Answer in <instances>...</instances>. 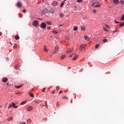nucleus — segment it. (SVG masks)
Segmentation results:
<instances>
[{
	"instance_id": "obj_39",
	"label": "nucleus",
	"mask_w": 124,
	"mask_h": 124,
	"mask_svg": "<svg viewBox=\"0 0 124 124\" xmlns=\"http://www.w3.org/2000/svg\"><path fill=\"white\" fill-rule=\"evenodd\" d=\"M104 31H108V30L106 29H105V28H104Z\"/></svg>"
},
{
	"instance_id": "obj_14",
	"label": "nucleus",
	"mask_w": 124,
	"mask_h": 124,
	"mask_svg": "<svg viewBox=\"0 0 124 124\" xmlns=\"http://www.w3.org/2000/svg\"><path fill=\"white\" fill-rule=\"evenodd\" d=\"M13 120V117H9L7 119V121H8V122H10Z\"/></svg>"
},
{
	"instance_id": "obj_38",
	"label": "nucleus",
	"mask_w": 124,
	"mask_h": 124,
	"mask_svg": "<svg viewBox=\"0 0 124 124\" xmlns=\"http://www.w3.org/2000/svg\"><path fill=\"white\" fill-rule=\"evenodd\" d=\"M15 68L17 70L19 69V67L18 66H16Z\"/></svg>"
},
{
	"instance_id": "obj_6",
	"label": "nucleus",
	"mask_w": 124,
	"mask_h": 124,
	"mask_svg": "<svg viewBox=\"0 0 124 124\" xmlns=\"http://www.w3.org/2000/svg\"><path fill=\"white\" fill-rule=\"evenodd\" d=\"M33 109V107L31 106H29L27 107V111L29 112H31L32 111V109Z\"/></svg>"
},
{
	"instance_id": "obj_48",
	"label": "nucleus",
	"mask_w": 124,
	"mask_h": 124,
	"mask_svg": "<svg viewBox=\"0 0 124 124\" xmlns=\"http://www.w3.org/2000/svg\"><path fill=\"white\" fill-rule=\"evenodd\" d=\"M14 108H18V106H15V107H14Z\"/></svg>"
},
{
	"instance_id": "obj_11",
	"label": "nucleus",
	"mask_w": 124,
	"mask_h": 124,
	"mask_svg": "<svg viewBox=\"0 0 124 124\" xmlns=\"http://www.w3.org/2000/svg\"><path fill=\"white\" fill-rule=\"evenodd\" d=\"M84 38L85 40H90V37L88 36V35H84Z\"/></svg>"
},
{
	"instance_id": "obj_49",
	"label": "nucleus",
	"mask_w": 124,
	"mask_h": 124,
	"mask_svg": "<svg viewBox=\"0 0 124 124\" xmlns=\"http://www.w3.org/2000/svg\"><path fill=\"white\" fill-rule=\"evenodd\" d=\"M1 35H2V33L1 32H0V36H1Z\"/></svg>"
},
{
	"instance_id": "obj_23",
	"label": "nucleus",
	"mask_w": 124,
	"mask_h": 124,
	"mask_svg": "<svg viewBox=\"0 0 124 124\" xmlns=\"http://www.w3.org/2000/svg\"><path fill=\"white\" fill-rule=\"evenodd\" d=\"M44 51H45V52H48V50L46 48V46H45Z\"/></svg>"
},
{
	"instance_id": "obj_36",
	"label": "nucleus",
	"mask_w": 124,
	"mask_h": 124,
	"mask_svg": "<svg viewBox=\"0 0 124 124\" xmlns=\"http://www.w3.org/2000/svg\"><path fill=\"white\" fill-rule=\"evenodd\" d=\"M93 13H96V10L93 9Z\"/></svg>"
},
{
	"instance_id": "obj_19",
	"label": "nucleus",
	"mask_w": 124,
	"mask_h": 124,
	"mask_svg": "<svg viewBox=\"0 0 124 124\" xmlns=\"http://www.w3.org/2000/svg\"><path fill=\"white\" fill-rule=\"evenodd\" d=\"M81 30H82V31H85V30H86V27L82 26L81 27Z\"/></svg>"
},
{
	"instance_id": "obj_12",
	"label": "nucleus",
	"mask_w": 124,
	"mask_h": 124,
	"mask_svg": "<svg viewBox=\"0 0 124 124\" xmlns=\"http://www.w3.org/2000/svg\"><path fill=\"white\" fill-rule=\"evenodd\" d=\"M65 58H66V56H65V55H63L61 56V60H64V59H65Z\"/></svg>"
},
{
	"instance_id": "obj_8",
	"label": "nucleus",
	"mask_w": 124,
	"mask_h": 124,
	"mask_svg": "<svg viewBox=\"0 0 124 124\" xmlns=\"http://www.w3.org/2000/svg\"><path fill=\"white\" fill-rule=\"evenodd\" d=\"M15 105H16V104L13 102L10 104V105L8 108V109H9V108H12V107L14 108V107H15Z\"/></svg>"
},
{
	"instance_id": "obj_4",
	"label": "nucleus",
	"mask_w": 124,
	"mask_h": 124,
	"mask_svg": "<svg viewBox=\"0 0 124 124\" xmlns=\"http://www.w3.org/2000/svg\"><path fill=\"white\" fill-rule=\"evenodd\" d=\"M39 23L37 21V20H35L32 23V25L34 27H38V25H39Z\"/></svg>"
},
{
	"instance_id": "obj_28",
	"label": "nucleus",
	"mask_w": 124,
	"mask_h": 124,
	"mask_svg": "<svg viewBox=\"0 0 124 124\" xmlns=\"http://www.w3.org/2000/svg\"><path fill=\"white\" fill-rule=\"evenodd\" d=\"M120 2L122 4H124V0H120Z\"/></svg>"
},
{
	"instance_id": "obj_15",
	"label": "nucleus",
	"mask_w": 124,
	"mask_h": 124,
	"mask_svg": "<svg viewBox=\"0 0 124 124\" xmlns=\"http://www.w3.org/2000/svg\"><path fill=\"white\" fill-rule=\"evenodd\" d=\"M54 12H55V11L53 9H51L49 10V13H54Z\"/></svg>"
},
{
	"instance_id": "obj_3",
	"label": "nucleus",
	"mask_w": 124,
	"mask_h": 124,
	"mask_svg": "<svg viewBox=\"0 0 124 124\" xmlns=\"http://www.w3.org/2000/svg\"><path fill=\"white\" fill-rule=\"evenodd\" d=\"M59 51V46H56L55 49L53 50V54H57Z\"/></svg>"
},
{
	"instance_id": "obj_21",
	"label": "nucleus",
	"mask_w": 124,
	"mask_h": 124,
	"mask_svg": "<svg viewBox=\"0 0 124 124\" xmlns=\"http://www.w3.org/2000/svg\"><path fill=\"white\" fill-rule=\"evenodd\" d=\"M105 26H106V28H107V29H108V30H110L111 29V27H110L109 26L107 25L106 24H105Z\"/></svg>"
},
{
	"instance_id": "obj_43",
	"label": "nucleus",
	"mask_w": 124,
	"mask_h": 124,
	"mask_svg": "<svg viewBox=\"0 0 124 124\" xmlns=\"http://www.w3.org/2000/svg\"><path fill=\"white\" fill-rule=\"evenodd\" d=\"M26 10H23V12L24 13H26Z\"/></svg>"
},
{
	"instance_id": "obj_2",
	"label": "nucleus",
	"mask_w": 124,
	"mask_h": 124,
	"mask_svg": "<svg viewBox=\"0 0 124 124\" xmlns=\"http://www.w3.org/2000/svg\"><path fill=\"white\" fill-rule=\"evenodd\" d=\"M100 5H101V4H100L99 3L94 2L92 6H93L94 7H99V6H100Z\"/></svg>"
},
{
	"instance_id": "obj_33",
	"label": "nucleus",
	"mask_w": 124,
	"mask_h": 124,
	"mask_svg": "<svg viewBox=\"0 0 124 124\" xmlns=\"http://www.w3.org/2000/svg\"><path fill=\"white\" fill-rule=\"evenodd\" d=\"M120 26L121 27H124V22L123 23L120 24Z\"/></svg>"
},
{
	"instance_id": "obj_25",
	"label": "nucleus",
	"mask_w": 124,
	"mask_h": 124,
	"mask_svg": "<svg viewBox=\"0 0 124 124\" xmlns=\"http://www.w3.org/2000/svg\"><path fill=\"white\" fill-rule=\"evenodd\" d=\"M72 50H67V52H66L67 54H69V53H71V52H72Z\"/></svg>"
},
{
	"instance_id": "obj_24",
	"label": "nucleus",
	"mask_w": 124,
	"mask_h": 124,
	"mask_svg": "<svg viewBox=\"0 0 124 124\" xmlns=\"http://www.w3.org/2000/svg\"><path fill=\"white\" fill-rule=\"evenodd\" d=\"M77 30H78V27H74V31H77Z\"/></svg>"
},
{
	"instance_id": "obj_35",
	"label": "nucleus",
	"mask_w": 124,
	"mask_h": 124,
	"mask_svg": "<svg viewBox=\"0 0 124 124\" xmlns=\"http://www.w3.org/2000/svg\"><path fill=\"white\" fill-rule=\"evenodd\" d=\"M124 15L121 17V21H124Z\"/></svg>"
},
{
	"instance_id": "obj_31",
	"label": "nucleus",
	"mask_w": 124,
	"mask_h": 124,
	"mask_svg": "<svg viewBox=\"0 0 124 124\" xmlns=\"http://www.w3.org/2000/svg\"><path fill=\"white\" fill-rule=\"evenodd\" d=\"M107 41H108V40H107V39H105L103 40V42H107Z\"/></svg>"
},
{
	"instance_id": "obj_32",
	"label": "nucleus",
	"mask_w": 124,
	"mask_h": 124,
	"mask_svg": "<svg viewBox=\"0 0 124 124\" xmlns=\"http://www.w3.org/2000/svg\"><path fill=\"white\" fill-rule=\"evenodd\" d=\"M63 4H64V1L62 2L61 4V7H62L63 6Z\"/></svg>"
},
{
	"instance_id": "obj_29",
	"label": "nucleus",
	"mask_w": 124,
	"mask_h": 124,
	"mask_svg": "<svg viewBox=\"0 0 124 124\" xmlns=\"http://www.w3.org/2000/svg\"><path fill=\"white\" fill-rule=\"evenodd\" d=\"M52 33H54V34H57V33H58L57 31H52Z\"/></svg>"
},
{
	"instance_id": "obj_51",
	"label": "nucleus",
	"mask_w": 124,
	"mask_h": 124,
	"mask_svg": "<svg viewBox=\"0 0 124 124\" xmlns=\"http://www.w3.org/2000/svg\"><path fill=\"white\" fill-rule=\"evenodd\" d=\"M52 93H53V94L55 93V91H53Z\"/></svg>"
},
{
	"instance_id": "obj_47",
	"label": "nucleus",
	"mask_w": 124,
	"mask_h": 124,
	"mask_svg": "<svg viewBox=\"0 0 124 124\" xmlns=\"http://www.w3.org/2000/svg\"><path fill=\"white\" fill-rule=\"evenodd\" d=\"M46 11H47V9H44V12H46Z\"/></svg>"
},
{
	"instance_id": "obj_37",
	"label": "nucleus",
	"mask_w": 124,
	"mask_h": 124,
	"mask_svg": "<svg viewBox=\"0 0 124 124\" xmlns=\"http://www.w3.org/2000/svg\"><path fill=\"white\" fill-rule=\"evenodd\" d=\"M77 2L80 3V2H82V0H77Z\"/></svg>"
},
{
	"instance_id": "obj_10",
	"label": "nucleus",
	"mask_w": 124,
	"mask_h": 124,
	"mask_svg": "<svg viewBox=\"0 0 124 124\" xmlns=\"http://www.w3.org/2000/svg\"><path fill=\"white\" fill-rule=\"evenodd\" d=\"M2 81L4 83H6V82H7V81H8V79L7 78H2Z\"/></svg>"
},
{
	"instance_id": "obj_50",
	"label": "nucleus",
	"mask_w": 124,
	"mask_h": 124,
	"mask_svg": "<svg viewBox=\"0 0 124 124\" xmlns=\"http://www.w3.org/2000/svg\"><path fill=\"white\" fill-rule=\"evenodd\" d=\"M51 27H47V29H48V30H50V28Z\"/></svg>"
},
{
	"instance_id": "obj_54",
	"label": "nucleus",
	"mask_w": 124,
	"mask_h": 124,
	"mask_svg": "<svg viewBox=\"0 0 124 124\" xmlns=\"http://www.w3.org/2000/svg\"><path fill=\"white\" fill-rule=\"evenodd\" d=\"M61 17H62V15H61Z\"/></svg>"
},
{
	"instance_id": "obj_41",
	"label": "nucleus",
	"mask_w": 124,
	"mask_h": 124,
	"mask_svg": "<svg viewBox=\"0 0 124 124\" xmlns=\"http://www.w3.org/2000/svg\"><path fill=\"white\" fill-rule=\"evenodd\" d=\"M30 96L31 97H33L34 96L33 95V94H30Z\"/></svg>"
},
{
	"instance_id": "obj_1",
	"label": "nucleus",
	"mask_w": 124,
	"mask_h": 124,
	"mask_svg": "<svg viewBox=\"0 0 124 124\" xmlns=\"http://www.w3.org/2000/svg\"><path fill=\"white\" fill-rule=\"evenodd\" d=\"M85 46H86V45L85 44L80 45L79 46V50H80V51H85V50H86Z\"/></svg>"
},
{
	"instance_id": "obj_13",
	"label": "nucleus",
	"mask_w": 124,
	"mask_h": 124,
	"mask_svg": "<svg viewBox=\"0 0 124 124\" xmlns=\"http://www.w3.org/2000/svg\"><path fill=\"white\" fill-rule=\"evenodd\" d=\"M113 2L115 3V4H119V0H113Z\"/></svg>"
},
{
	"instance_id": "obj_42",
	"label": "nucleus",
	"mask_w": 124,
	"mask_h": 124,
	"mask_svg": "<svg viewBox=\"0 0 124 124\" xmlns=\"http://www.w3.org/2000/svg\"><path fill=\"white\" fill-rule=\"evenodd\" d=\"M46 108L48 107V106L47 105V101H46Z\"/></svg>"
},
{
	"instance_id": "obj_34",
	"label": "nucleus",
	"mask_w": 124,
	"mask_h": 124,
	"mask_svg": "<svg viewBox=\"0 0 124 124\" xmlns=\"http://www.w3.org/2000/svg\"><path fill=\"white\" fill-rule=\"evenodd\" d=\"M57 91H59L60 90V86H57L56 88Z\"/></svg>"
},
{
	"instance_id": "obj_55",
	"label": "nucleus",
	"mask_w": 124,
	"mask_h": 124,
	"mask_svg": "<svg viewBox=\"0 0 124 124\" xmlns=\"http://www.w3.org/2000/svg\"><path fill=\"white\" fill-rule=\"evenodd\" d=\"M7 85H8V83H7Z\"/></svg>"
},
{
	"instance_id": "obj_20",
	"label": "nucleus",
	"mask_w": 124,
	"mask_h": 124,
	"mask_svg": "<svg viewBox=\"0 0 124 124\" xmlns=\"http://www.w3.org/2000/svg\"><path fill=\"white\" fill-rule=\"evenodd\" d=\"M53 4L54 5H58V2L56 1H53Z\"/></svg>"
},
{
	"instance_id": "obj_56",
	"label": "nucleus",
	"mask_w": 124,
	"mask_h": 124,
	"mask_svg": "<svg viewBox=\"0 0 124 124\" xmlns=\"http://www.w3.org/2000/svg\"><path fill=\"white\" fill-rule=\"evenodd\" d=\"M14 48H15V46H14Z\"/></svg>"
},
{
	"instance_id": "obj_17",
	"label": "nucleus",
	"mask_w": 124,
	"mask_h": 124,
	"mask_svg": "<svg viewBox=\"0 0 124 124\" xmlns=\"http://www.w3.org/2000/svg\"><path fill=\"white\" fill-rule=\"evenodd\" d=\"M27 103V101H24L20 103V105H24V104H26Z\"/></svg>"
},
{
	"instance_id": "obj_44",
	"label": "nucleus",
	"mask_w": 124,
	"mask_h": 124,
	"mask_svg": "<svg viewBox=\"0 0 124 124\" xmlns=\"http://www.w3.org/2000/svg\"><path fill=\"white\" fill-rule=\"evenodd\" d=\"M115 23H116V24H120V22H117V21L116 20H115Z\"/></svg>"
},
{
	"instance_id": "obj_30",
	"label": "nucleus",
	"mask_w": 124,
	"mask_h": 124,
	"mask_svg": "<svg viewBox=\"0 0 124 124\" xmlns=\"http://www.w3.org/2000/svg\"><path fill=\"white\" fill-rule=\"evenodd\" d=\"M65 38L66 40H68L70 38L68 36H67L65 37Z\"/></svg>"
},
{
	"instance_id": "obj_52",
	"label": "nucleus",
	"mask_w": 124,
	"mask_h": 124,
	"mask_svg": "<svg viewBox=\"0 0 124 124\" xmlns=\"http://www.w3.org/2000/svg\"><path fill=\"white\" fill-rule=\"evenodd\" d=\"M68 68H69V69H71V67H68Z\"/></svg>"
},
{
	"instance_id": "obj_45",
	"label": "nucleus",
	"mask_w": 124,
	"mask_h": 124,
	"mask_svg": "<svg viewBox=\"0 0 124 124\" xmlns=\"http://www.w3.org/2000/svg\"><path fill=\"white\" fill-rule=\"evenodd\" d=\"M19 124H26V123H25V122H24V123L20 122Z\"/></svg>"
},
{
	"instance_id": "obj_27",
	"label": "nucleus",
	"mask_w": 124,
	"mask_h": 124,
	"mask_svg": "<svg viewBox=\"0 0 124 124\" xmlns=\"http://www.w3.org/2000/svg\"><path fill=\"white\" fill-rule=\"evenodd\" d=\"M27 123L29 124V123H31V119H28L27 121Z\"/></svg>"
},
{
	"instance_id": "obj_57",
	"label": "nucleus",
	"mask_w": 124,
	"mask_h": 124,
	"mask_svg": "<svg viewBox=\"0 0 124 124\" xmlns=\"http://www.w3.org/2000/svg\"><path fill=\"white\" fill-rule=\"evenodd\" d=\"M65 0H64V1H65Z\"/></svg>"
},
{
	"instance_id": "obj_22",
	"label": "nucleus",
	"mask_w": 124,
	"mask_h": 124,
	"mask_svg": "<svg viewBox=\"0 0 124 124\" xmlns=\"http://www.w3.org/2000/svg\"><path fill=\"white\" fill-rule=\"evenodd\" d=\"M98 47H99V44L96 45L95 46V49H97V48H98Z\"/></svg>"
},
{
	"instance_id": "obj_26",
	"label": "nucleus",
	"mask_w": 124,
	"mask_h": 124,
	"mask_svg": "<svg viewBox=\"0 0 124 124\" xmlns=\"http://www.w3.org/2000/svg\"><path fill=\"white\" fill-rule=\"evenodd\" d=\"M46 23L47 24V25H51V22L50 21H46Z\"/></svg>"
},
{
	"instance_id": "obj_5",
	"label": "nucleus",
	"mask_w": 124,
	"mask_h": 124,
	"mask_svg": "<svg viewBox=\"0 0 124 124\" xmlns=\"http://www.w3.org/2000/svg\"><path fill=\"white\" fill-rule=\"evenodd\" d=\"M22 5H23V4H22V2L21 1H18V2L16 3V6L17 7H22Z\"/></svg>"
},
{
	"instance_id": "obj_46",
	"label": "nucleus",
	"mask_w": 124,
	"mask_h": 124,
	"mask_svg": "<svg viewBox=\"0 0 124 124\" xmlns=\"http://www.w3.org/2000/svg\"><path fill=\"white\" fill-rule=\"evenodd\" d=\"M61 93H62V91H60L59 94H61Z\"/></svg>"
},
{
	"instance_id": "obj_9",
	"label": "nucleus",
	"mask_w": 124,
	"mask_h": 124,
	"mask_svg": "<svg viewBox=\"0 0 124 124\" xmlns=\"http://www.w3.org/2000/svg\"><path fill=\"white\" fill-rule=\"evenodd\" d=\"M40 27L42 29H45V28H46V24H45V23H43L41 24Z\"/></svg>"
},
{
	"instance_id": "obj_53",
	"label": "nucleus",
	"mask_w": 124,
	"mask_h": 124,
	"mask_svg": "<svg viewBox=\"0 0 124 124\" xmlns=\"http://www.w3.org/2000/svg\"><path fill=\"white\" fill-rule=\"evenodd\" d=\"M18 73H19L18 71H17V72H16L17 74H18Z\"/></svg>"
},
{
	"instance_id": "obj_16",
	"label": "nucleus",
	"mask_w": 124,
	"mask_h": 124,
	"mask_svg": "<svg viewBox=\"0 0 124 124\" xmlns=\"http://www.w3.org/2000/svg\"><path fill=\"white\" fill-rule=\"evenodd\" d=\"M22 87H23V85L16 86V88L17 89H20V88H22Z\"/></svg>"
},
{
	"instance_id": "obj_7",
	"label": "nucleus",
	"mask_w": 124,
	"mask_h": 124,
	"mask_svg": "<svg viewBox=\"0 0 124 124\" xmlns=\"http://www.w3.org/2000/svg\"><path fill=\"white\" fill-rule=\"evenodd\" d=\"M69 57H73V60L74 61H76V60H77V58H78V56L75 55L74 54H72V55H70Z\"/></svg>"
},
{
	"instance_id": "obj_40",
	"label": "nucleus",
	"mask_w": 124,
	"mask_h": 124,
	"mask_svg": "<svg viewBox=\"0 0 124 124\" xmlns=\"http://www.w3.org/2000/svg\"><path fill=\"white\" fill-rule=\"evenodd\" d=\"M46 90V88H43V91H42V92L43 93H44V92H45V90Z\"/></svg>"
},
{
	"instance_id": "obj_18",
	"label": "nucleus",
	"mask_w": 124,
	"mask_h": 124,
	"mask_svg": "<svg viewBox=\"0 0 124 124\" xmlns=\"http://www.w3.org/2000/svg\"><path fill=\"white\" fill-rule=\"evenodd\" d=\"M19 38H20V37H19L18 35H16V36H15L16 40H18V39H19Z\"/></svg>"
}]
</instances>
